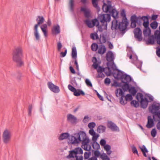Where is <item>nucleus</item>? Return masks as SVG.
Here are the masks:
<instances>
[{"label": "nucleus", "mask_w": 160, "mask_h": 160, "mask_svg": "<svg viewBox=\"0 0 160 160\" xmlns=\"http://www.w3.org/2000/svg\"><path fill=\"white\" fill-rule=\"evenodd\" d=\"M128 24L127 19L120 22L119 24L117 20H113L112 22L111 28L113 30L119 29L120 31H123L126 29Z\"/></svg>", "instance_id": "nucleus-5"}, {"label": "nucleus", "mask_w": 160, "mask_h": 160, "mask_svg": "<svg viewBox=\"0 0 160 160\" xmlns=\"http://www.w3.org/2000/svg\"><path fill=\"white\" fill-rule=\"evenodd\" d=\"M91 48L93 51H96L98 48V46L97 44L94 43L92 45Z\"/></svg>", "instance_id": "nucleus-43"}, {"label": "nucleus", "mask_w": 160, "mask_h": 160, "mask_svg": "<svg viewBox=\"0 0 160 160\" xmlns=\"http://www.w3.org/2000/svg\"><path fill=\"white\" fill-rule=\"evenodd\" d=\"M158 25V23L156 21L153 22L150 24L151 27L153 29H155L157 28Z\"/></svg>", "instance_id": "nucleus-45"}, {"label": "nucleus", "mask_w": 160, "mask_h": 160, "mask_svg": "<svg viewBox=\"0 0 160 160\" xmlns=\"http://www.w3.org/2000/svg\"><path fill=\"white\" fill-rule=\"evenodd\" d=\"M92 136V140L93 141H96L98 138L99 136V135L98 134L95 133V135H93Z\"/></svg>", "instance_id": "nucleus-52"}, {"label": "nucleus", "mask_w": 160, "mask_h": 160, "mask_svg": "<svg viewBox=\"0 0 160 160\" xmlns=\"http://www.w3.org/2000/svg\"><path fill=\"white\" fill-rule=\"evenodd\" d=\"M106 59L108 62L113 61L114 59V55L111 51H108L106 54Z\"/></svg>", "instance_id": "nucleus-20"}, {"label": "nucleus", "mask_w": 160, "mask_h": 160, "mask_svg": "<svg viewBox=\"0 0 160 160\" xmlns=\"http://www.w3.org/2000/svg\"><path fill=\"white\" fill-rule=\"evenodd\" d=\"M133 32L134 37L137 40L139 41H141L142 40V32L140 28H135Z\"/></svg>", "instance_id": "nucleus-13"}, {"label": "nucleus", "mask_w": 160, "mask_h": 160, "mask_svg": "<svg viewBox=\"0 0 160 160\" xmlns=\"http://www.w3.org/2000/svg\"><path fill=\"white\" fill-rule=\"evenodd\" d=\"M90 120V118L88 116H85L83 120L84 123L88 122Z\"/></svg>", "instance_id": "nucleus-54"}, {"label": "nucleus", "mask_w": 160, "mask_h": 160, "mask_svg": "<svg viewBox=\"0 0 160 160\" xmlns=\"http://www.w3.org/2000/svg\"><path fill=\"white\" fill-rule=\"evenodd\" d=\"M109 12L110 13L112 14V16L114 19V20H116V18L118 17V11L115 9L112 8V9L110 10V12Z\"/></svg>", "instance_id": "nucleus-28"}, {"label": "nucleus", "mask_w": 160, "mask_h": 160, "mask_svg": "<svg viewBox=\"0 0 160 160\" xmlns=\"http://www.w3.org/2000/svg\"><path fill=\"white\" fill-rule=\"evenodd\" d=\"M157 41V43L160 45V31L158 30L156 31L154 33V37L153 35L149 36L147 42V44H153L154 43V40Z\"/></svg>", "instance_id": "nucleus-7"}, {"label": "nucleus", "mask_w": 160, "mask_h": 160, "mask_svg": "<svg viewBox=\"0 0 160 160\" xmlns=\"http://www.w3.org/2000/svg\"><path fill=\"white\" fill-rule=\"evenodd\" d=\"M98 49V53L101 55L104 54L106 51L105 47L103 44L99 45Z\"/></svg>", "instance_id": "nucleus-23"}, {"label": "nucleus", "mask_w": 160, "mask_h": 160, "mask_svg": "<svg viewBox=\"0 0 160 160\" xmlns=\"http://www.w3.org/2000/svg\"><path fill=\"white\" fill-rule=\"evenodd\" d=\"M81 11L83 12L85 16L88 18L90 16V10L86 7H82L81 8Z\"/></svg>", "instance_id": "nucleus-19"}, {"label": "nucleus", "mask_w": 160, "mask_h": 160, "mask_svg": "<svg viewBox=\"0 0 160 160\" xmlns=\"http://www.w3.org/2000/svg\"><path fill=\"white\" fill-rule=\"evenodd\" d=\"M141 107L143 108H146L148 104V101L145 98L140 101Z\"/></svg>", "instance_id": "nucleus-27"}, {"label": "nucleus", "mask_w": 160, "mask_h": 160, "mask_svg": "<svg viewBox=\"0 0 160 160\" xmlns=\"http://www.w3.org/2000/svg\"><path fill=\"white\" fill-rule=\"evenodd\" d=\"M104 83L106 84H109L111 83L110 79L108 78H106L105 79Z\"/></svg>", "instance_id": "nucleus-57"}, {"label": "nucleus", "mask_w": 160, "mask_h": 160, "mask_svg": "<svg viewBox=\"0 0 160 160\" xmlns=\"http://www.w3.org/2000/svg\"><path fill=\"white\" fill-rule=\"evenodd\" d=\"M99 0H92V3L93 6L98 11L100 10V8L98 6V1Z\"/></svg>", "instance_id": "nucleus-37"}, {"label": "nucleus", "mask_w": 160, "mask_h": 160, "mask_svg": "<svg viewBox=\"0 0 160 160\" xmlns=\"http://www.w3.org/2000/svg\"><path fill=\"white\" fill-rule=\"evenodd\" d=\"M154 119V115L153 116V118L151 116H148V122L146 125L148 128H151L153 127L154 125L153 119Z\"/></svg>", "instance_id": "nucleus-17"}, {"label": "nucleus", "mask_w": 160, "mask_h": 160, "mask_svg": "<svg viewBox=\"0 0 160 160\" xmlns=\"http://www.w3.org/2000/svg\"><path fill=\"white\" fill-rule=\"evenodd\" d=\"M102 9L103 11L106 12H110L112 9V6L111 5H107L105 3H104L102 6Z\"/></svg>", "instance_id": "nucleus-26"}, {"label": "nucleus", "mask_w": 160, "mask_h": 160, "mask_svg": "<svg viewBox=\"0 0 160 160\" xmlns=\"http://www.w3.org/2000/svg\"><path fill=\"white\" fill-rule=\"evenodd\" d=\"M12 135L11 132L8 129L5 130L2 134V139L4 143H8L10 141Z\"/></svg>", "instance_id": "nucleus-10"}, {"label": "nucleus", "mask_w": 160, "mask_h": 160, "mask_svg": "<svg viewBox=\"0 0 160 160\" xmlns=\"http://www.w3.org/2000/svg\"><path fill=\"white\" fill-rule=\"evenodd\" d=\"M69 134L68 133H63L61 134L59 138V139L60 140H62L64 139H66L68 138H69Z\"/></svg>", "instance_id": "nucleus-29"}, {"label": "nucleus", "mask_w": 160, "mask_h": 160, "mask_svg": "<svg viewBox=\"0 0 160 160\" xmlns=\"http://www.w3.org/2000/svg\"><path fill=\"white\" fill-rule=\"evenodd\" d=\"M100 41L101 43H104L106 42V39L104 37H101Z\"/></svg>", "instance_id": "nucleus-64"}, {"label": "nucleus", "mask_w": 160, "mask_h": 160, "mask_svg": "<svg viewBox=\"0 0 160 160\" xmlns=\"http://www.w3.org/2000/svg\"><path fill=\"white\" fill-rule=\"evenodd\" d=\"M75 157L76 158V160H83V157L82 155L76 156H75Z\"/></svg>", "instance_id": "nucleus-59"}, {"label": "nucleus", "mask_w": 160, "mask_h": 160, "mask_svg": "<svg viewBox=\"0 0 160 160\" xmlns=\"http://www.w3.org/2000/svg\"><path fill=\"white\" fill-rule=\"evenodd\" d=\"M96 126V124L94 122L89 123L88 124V128L91 129H93Z\"/></svg>", "instance_id": "nucleus-49"}, {"label": "nucleus", "mask_w": 160, "mask_h": 160, "mask_svg": "<svg viewBox=\"0 0 160 160\" xmlns=\"http://www.w3.org/2000/svg\"><path fill=\"white\" fill-rule=\"evenodd\" d=\"M85 82L88 86H90L91 87L92 86V84L89 80L88 79H86L85 80Z\"/></svg>", "instance_id": "nucleus-62"}, {"label": "nucleus", "mask_w": 160, "mask_h": 160, "mask_svg": "<svg viewBox=\"0 0 160 160\" xmlns=\"http://www.w3.org/2000/svg\"><path fill=\"white\" fill-rule=\"evenodd\" d=\"M132 99V95L130 94H127L125 96V99L126 101L125 102H127V101H131Z\"/></svg>", "instance_id": "nucleus-46"}, {"label": "nucleus", "mask_w": 160, "mask_h": 160, "mask_svg": "<svg viewBox=\"0 0 160 160\" xmlns=\"http://www.w3.org/2000/svg\"><path fill=\"white\" fill-rule=\"evenodd\" d=\"M151 135L153 137H155L157 134V132L156 129L155 128L153 129L151 131Z\"/></svg>", "instance_id": "nucleus-48"}, {"label": "nucleus", "mask_w": 160, "mask_h": 160, "mask_svg": "<svg viewBox=\"0 0 160 160\" xmlns=\"http://www.w3.org/2000/svg\"><path fill=\"white\" fill-rule=\"evenodd\" d=\"M132 150L133 153H136L138 155V151L136 148L135 146H133L132 147Z\"/></svg>", "instance_id": "nucleus-58"}, {"label": "nucleus", "mask_w": 160, "mask_h": 160, "mask_svg": "<svg viewBox=\"0 0 160 160\" xmlns=\"http://www.w3.org/2000/svg\"><path fill=\"white\" fill-rule=\"evenodd\" d=\"M140 148L142 152L146 151V152H148V150L144 145H142L141 147H140Z\"/></svg>", "instance_id": "nucleus-56"}, {"label": "nucleus", "mask_w": 160, "mask_h": 160, "mask_svg": "<svg viewBox=\"0 0 160 160\" xmlns=\"http://www.w3.org/2000/svg\"><path fill=\"white\" fill-rule=\"evenodd\" d=\"M85 22L88 27L90 28H92L95 26L97 27L98 28L99 26V22L96 19L92 20V21L88 20H86L85 21Z\"/></svg>", "instance_id": "nucleus-12"}, {"label": "nucleus", "mask_w": 160, "mask_h": 160, "mask_svg": "<svg viewBox=\"0 0 160 160\" xmlns=\"http://www.w3.org/2000/svg\"><path fill=\"white\" fill-rule=\"evenodd\" d=\"M100 145L102 146H104L106 143V141L103 139H102L100 142Z\"/></svg>", "instance_id": "nucleus-61"}, {"label": "nucleus", "mask_w": 160, "mask_h": 160, "mask_svg": "<svg viewBox=\"0 0 160 160\" xmlns=\"http://www.w3.org/2000/svg\"><path fill=\"white\" fill-rule=\"evenodd\" d=\"M89 132L90 134L92 136L95 135V134L96 133L93 129H90L89 130Z\"/></svg>", "instance_id": "nucleus-63"}, {"label": "nucleus", "mask_w": 160, "mask_h": 160, "mask_svg": "<svg viewBox=\"0 0 160 160\" xmlns=\"http://www.w3.org/2000/svg\"><path fill=\"white\" fill-rule=\"evenodd\" d=\"M47 85L50 90L53 92L58 93L60 92L59 87L54 84L52 82H48Z\"/></svg>", "instance_id": "nucleus-14"}, {"label": "nucleus", "mask_w": 160, "mask_h": 160, "mask_svg": "<svg viewBox=\"0 0 160 160\" xmlns=\"http://www.w3.org/2000/svg\"><path fill=\"white\" fill-rule=\"evenodd\" d=\"M124 91L123 92L122 89L120 88L117 89L115 91V93L117 97H118L121 96L120 99V103L122 105H124L127 103L126 102L123 100Z\"/></svg>", "instance_id": "nucleus-11"}, {"label": "nucleus", "mask_w": 160, "mask_h": 160, "mask_svg": "<svg viewBox=\"0 0 160 160\" xmlns=\"http://www.w3.org/2000/svg\"><path fill=\"white\" fill-rule=\"evenodd\" d=\"M85 94V93L82 90L79 89H76L74 92V95L76 96H78L81 95H84Z\"/></svg>", "instance_id": "nucleus-30"}, {"label": "nucleus", "mask_w": 160, "mask_h": 160, "mask_svg": "<svg viewBox=\"0 0 160 160\" xmlns=\"http://www.w3.org/2000/svg\"><path fill=\"white\" fill-rule=\"evenodd\" d=\"M124 84L122 86V88L124 92L128 90L129 87L128 83H123Z\"/></svg>", "instance_id": "nucleus-39"}, {"label": "nucleus", "mask_w": 160, "mask_h": 160, "mask_svg": "<svg viewBox=\"0 0 160 160\" xmlns=\"http://www.w3.org/2000/svg\"><path fill=\"white\" fill-rule=\"evenodd\" d=\"M40 28L45 38H46L48 36L47 25L46 24H44L40 26Z\"/></svg>", "instance_id": "nucleus-21"}, {"label": "nucleus", "mask_w": 160, "mask_h": 160, "mask_svg": "<svg viewBox=\"0 0 160 160\" xmlns=\"http://www.w3.org/2000/svg\"><path fill=\"white\" fill-rule=\"evenodd\" d=\"M122 79V82L123 83H128L130 82L131 80V77L126 74H124L123 77Z\"/></svg>", "instance_id": "nucleus-25"}, {"label": "nucleus", "mask_w": 160, "mask_h": 160, "mask_svg": "<svg viewBox=\"0 0 160 160\" xmlns=\"http://www.w3.org/2000/svg\"><path fill=\"white\" fill-rule=\"evenodd\" d=\"M60 27L58 25L54 26L52 29V32L53 34H58L60 33Z\"/></svg>", "instance_id": "nucleus-24"}, {"label": "nucleus", "mask_w": 160, "mask_h": 160, "mask_svg": "<svg viewBox=\"0 0 160 160\" xmlns=\"http://www.w3.org/2000/svg\"><path fill=\"white\" fill-rule=\"evenodd\" d=\"M98 19L100 22L98 29L99 31L102 32L104 30H106L107 28V22L111 20V16L108 14H102L99 15Z\"/></svg>", "instance_id": "nucleus-2"}, {"label": "nucleus", "mask_w": 160, "mask_h": 160, "mask_svg": "<svg viewBox=\"0 0 160 160\" xmlns=\"http://www.w3.org/2000/svg\"><path fill=\"white\" fill-rule=\"evenodd\" d=\"M93 142L92 144L93 148L95 149H98L100 148L99 145L96 142V141H93Z\"/></svg>", "instance_id": "nucleus-38"}, {"label": "nucleus", "mask_w": 160, "mask_h": 160, "mask_svg": "<svg viewBox=\"0 0 160 160\" xmlns=\"http://www.w3.org/2000/svg\"><path fill=\"white\" fill-rule=\"evenodd\" d=\"M32 105H30L28 107V114L30 116H31L32 109Z\"/></svg>", "instance_id": "nucleus-53"}, {"label": "nucleus", "mask_w": 160, "mask_h": 160, "mask_svg": "<svg viewBox=\"0 0 160 160\" xmlns=\"http://www.w3.org/2000/svg\"><path fill=\"white\" fill-rule=\"evenodd\" d=\"M128 91L133 96H134L136 94L137 92V91L136 90L135 87H133L129 88L128 89Z\"/></svg>", "instance_id": "nucleus-35"}, {"label": "nucleus", "mask_w": 160, "mask_h": 160, "mask_svg": "<svg viewBox=\"0 0 160 160\" xmlns=\"http://www.w3.org/2000/svg\"><path fill=\"white\" fill-rule=\"evenodd\" d=\"M108 127L111 129L113 131H119V128L116 125L112 122L109 121L108 122Z\"/></svg>", "instance_id": "nucleus-16"}, {"label": "nucleus", "mask_w": 160, "mask_h": 160, "mask_svg": "<svg viewBox=\"0 0 160 160\" xmlns=\"http://www.w3.org/2000/svg\"><path fill=\"white\" fill-rule=\"evenodd\" d=\"M67 120L72 123H76L77 121V118L74 115L69 114L67 116Z\"/></svg>", "instance_id": "nucleus-22"}, {"label": "nucleus", "mask_w": 160, "mask_h": 160, "mask_svg": "<svg viewBox=\"0 0 160 160\" xmlns=\"http://www.w3.org/2000/svg\"><path fill=\"white\" fill-rule=\"evenodd\" d=\"M118 71L117 76L115 78L122 80V78H123V77L124 74L120 70H118Z\"/></svg>", "instance_id": "nucleus-32"}, {"label": "nucleus", "mask_w": 160, "mask_h": 160, "mask_svg": "<svg viewBox=\"0 0 160 160\" xmlns=\"http://www.w3.org/2000/svg\"><path fill=\"white\" fill-rule=\"evenodd\" d=\"M45 19L43 16H38L36 19L37 23L36 24L34 27V34L37 40L40 39V36L38 31V27L40 24H42L44 22Z\"/></svg>", "instance_id": "nucleus-6"}, {"label": "nucleus", "mask_w": 160, "mask_h": 160, "mask_svg": "<svg viewBox=\"0 0 160 160\" xmlns=\"http://www.w3.org/2000/svg\"><path fill=\"white\" fill-rule=\"evenodd\" d=\"M141 19L144 21L143 25L145 28H149V21L148 16H142V17H137L136 15L132 16L131 18V27L132 28H135L136 26V23L139 19Z\"/></svg>", "instance_id": "nucleus-4"}, {"label": "nucleus", "mask_w": 160, "mask_h": 160, "mask_svg": "<svg viewBox=\"0 0 160 160\" xmlns=\"http://www.w3.org/2000/svg\"><path fill=\"white\" fill-rule=\"evenodd\" d=\"M91 38L93 40L97 39L98 38V34L97 33H92L90 35Z\"/></svg>", "instance_id": "nucleus-47"}, {"label": "nucleus", "mask_w": 160, "mask_h": 160, "mask_svg": "<svg viewBox=\"0 0 160 160\" xmlns=\"http://www.w3.org/2000/svg\"><path fill=\"white\" fill-rule=\"evenodd\" d=\"M98 76L97 77L98 78H103L105 77L104 74L102 73V72H98Z\"/></svg>", "instance_id": "nucleus-60"}, {"label": "nucleus", "mask_w": 160, "mask_h": 160, "mask_svg": "<svg viewBox=\"0 0 160 160\" xmlns=\"http://www.w3.org/2000/svg\"><path fill=\"white\" fill-rule=\"evenodd\" d=\"M91 155L90 152H85L84 154V158L85 159H87L88 158L90 155Z\"/></svg>", "instance_id": "nucleus-51"}, {"label": "nucleus", "mask_w": 160, "mask_h": 160, "mask_svg": "<svg viewBox=\"0 0 160 160\" xmlns=\"http://www.w3.org/2000/svg\"><path fill=\"white\" fill-rule=\"evenodd\" d=\"M160 109V104L158 103H153L149 107V112L152 114L156 115L157 111Z\"/></svg>", "instance_id": "nucleus-9"}, {"label": "nucleus", "mask_w": 160, "mask_h": 160, "mask_svg": "<svg viewBox=\"0 0 160 160\" xmlns=\"http://www.w3.org/2000/svg\"><path fill=\"white\" fill-rule=\"evenodd\" d=\"M69 4L70 10L72 12L73 11L74 1L73 0H70Z\"/></svg>", "instance_id": "nucleus-41"}, {"label": "nucleus", "mask_w": 160, "mask_h": 160, "mask_svg": "<svg viewBox=\"0 0 160 160\" xmlns=\"http://www.w3.org/2000/svg\"><path fill=\"white\" fill-rule=\"evenodd\" d=\"M98 72H104L107 76H110L112 74V71L110 68L107 67L104 68L101 66H99L97 69Z\"/></svg>", "instance_id": "nucleus-15"}, {"label": "nucleus", "mask_w": 160, "mask_h": 160, "mask_svg": "<svg viewBox=\"0 0 160 160\" xmlns=\"http://www.w3.org/2000/svg\"><path fill=\"white\" fill-rule=\"evenodd\" d=\"M143 33L145 37L149 36L151 34V30L150 28H145Z\"/></svg>", "instance_id": "nucleus-31"}, {"label": "nucleus", "mask_w": 160, "mask_h": 160, "mask_svg": "<svg viewBox=\"0 0 160 160\" xmlns=\"http://www.w3.org/2000/svg\"><path fill=\"white\" fill-rule=\"evenodd\" d=\"M106 129V127L103 125H100L98 126L97 129V131L99 133H102L104 132Z\"/></svg>", "instance_id": "nucleus-34"}, {"label": "nucleus", "mask_w": 160, "mask_h": 160, "mask_svg": "<svg viewBox=\"0 0 160 160\" xmlns=\"http://www.w3.org/2000/svg\"><path fill=\"white\" fill-rule=\"evenodd\" d=\"M100 158L103 160H110V158L106 153H103L100 155Z\"/></svg>", "instance_id": "nucleus-42"}, {"label": "nucleus", "mask_w": 160, "mask_h": 160, "mask_svg": "<svg viewBox=\"0 0 160 160\" xmlns=\"http://www.w3.org/2000/svg\"><path fill=\"white\" fill-rule=\"evenodd\" d=\"M83 150L80 147L75 148L74 150L69 151V154L67 156L68 158H74L75 156H77L78 154H82Z\"/></svg>", "instance_id": "nucleus-8"}, {"label": "nucleus", "mask_w": 160, "mask_h": 160, "mask_svg": "<svg viewBox=\"0 0 160 160\" xmlns=\"http://www.w3.org/2000/svg\"><path fill=\"white\" fill-rule=\"evenodd\" d=\"M68 89L71 91L72 92H73V93L76 90V89L74 88L70 84H69L68 85Z\"/></svg>", "instance_id": "nucleus-50"}, {"label": "nucleus", "mask_w": 160, "mask_h": 160, "mask_svg": "<svg viewBox=\"0 0 160 160\" xmlns=\"http://www.w3.org/2000/svg\"><path fill=\"white\" fill-rule=\"evenodd\" d=\"M133 61H132L133 63L135 64L138 68H141L142 62L138 59V57L136 56H133Z\"/></svg>", "instance_id": "nucleus-18"}, {"label": "nucleus", "mask_w": 160, "mask_h": 160, "mask_svg": "<svg viewBox=\"0 0 160 160\" xmlns=\"http://www.w3.org/2000/svg\"><path fill=\"white\" fill-rule=\"evenodd\" d=\"M104 149L107 151V154L110 155L112 152V151H110V146L108 144H107L104 146Z\"/></svg>", "instance_id": "nucleus-33"}, {"label": "nucleus", "mask_w": 160, "mask_h": 160, "mask_svg": "<svg viewBox=\"0 0 160 160\" xmlns=\"http://www.w3.org/2000/svg\"><path fill=\"white\" fill-rule=\"evenodd\" d=\"M13 60L15 62L17 65L21 67L24 65L23 62L21 58L22 57V50L20 47L16 48L13 52Z\"/></svg>", "instance_id": "nucleus-3"}, {"label": "nucleus", "mask_w": 160, "mask_h": 160, "mask_svg": "<svg viewBox=\"0 0 160 160\" xmlns=\"http://www.w3.org/2000/svg\"><path fill=\"white\" fill-rule=\"evenodd\" d=\"M131 104L135 108H137L139 106L138 102L135 100H132L131 102Z\"/></svg>", "instance_id": "nucleus-44"}, {"label": "nucleus", "mask_w": 160, "mask_h": 160, "mask_svg": "<svg viewBox=\"0 0 160 160\" xmlns=\"http://www.w3.org/2000/svg\"><path fill=\"white\" fill-rule=\"evenodd\" d=\"M136 99L140 101L144 99L143 95L141 93H138L136 95Z\"/></svg>", "instance_id": "nucleus-40"}, {"label": "nucleus", "mask_w": 160, "mask_h": 160, "mask_svg": "<svg viewBox=\"0 0 160 160\" xmlns=\"http://www.w3.org/2000/svg\"><path fill=\"white\" fill-rule=\"evenodd\" d=\"M77 51L75 47H73L72 49V58L74 59H76L77 58Z\"/></svg>", "instance_id": "nucleus-36"}, {"label": "nucleus", "mask_w": 160, "mask_h": 160, "mask_svg": "<svg viewBox=\"0 0 160 160\" xmlns=\"http://www.w3.org/2000/svg\"><path fill=\"white\" fill-rule=\"evenodd\" d=\"M69 139L72 144H77L81 142L82 148L86 151H90L91 149L89 144L90 140L84 132L80 131L78 133L74 134V136H71Z\"/></svg>", "instance_id": "nucleus-1"}, {"label": "nucleus", "mask_w": 160, "mask_h": 160, "mask_svg": "<svg viewBox=\"0 0 160 160\" xmlns=\"http://www.w3.org/2000/svg\"><path fill=\"white\" fill-rule=\"evenodd\" d=\"M94 154L95 155L94 157H97V158L99 156H100V155H101L100 152L98 150L95 151L94 152Z\"/></svg>", "instance_id": "nucleus-55"}]
</instances>
